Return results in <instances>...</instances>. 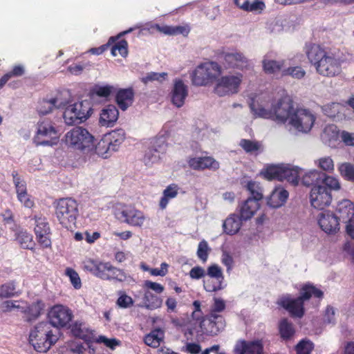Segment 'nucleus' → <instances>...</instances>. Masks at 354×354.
<instances>
[{"mask_svg": "<svg viewBox=\"0 0 354 354\" xmlns=\"http://www.w3.org/2000/svg\"><path fill=\"white\" fill-rule=\"evenodd\" d=\"M305 53L309 62L319 75L335 77L341 72V62L328 48L317 44L309 43L305 46Z\"/></svg>", "mask_w": 354, "mask_h": 354, "instance_id": "obj_1", "label": "nucleus"}, {"mask_svg": "<svg viewBox=\"0 0 354 354\" xmlns=\"http://www.w3.org/2000/svg\"><path fill=\"white\" fill-rule=\"evenodd\" d=\"M250 108L256 118L270 119L278 124H290L292 115L296 110L293 102L288 97H281L276 104H272L270 109H266L258 102L252 100Z\"/></svg>", "mask_w": 354, "mask_h": 354, "instance_id": "obj_2", "label": "nucleus"}, {"mask_svg": "<svg viewBox=\"0 0 354 354\" xmlns=\"http://www.w3.org/2000/svg\"><path fill=\"white\" fill-rule=\"evenodd\" d=\"M299 296L292 298L290 295L280 297L277 304L288 312L291 317L301 318L305 314L304 302L311 297L322 299L324 292L311 283L304 284L300 289Z\"/></svg>", "mask_w": 354, "mask_h": 354, "instance_id": "obj_3", "label": "nucleus"}, {"mask_svg": "<svg viewBox=\"0 0 354 354\" xmlns=\"http://www.w3.org/2000/svg\"><path fill=\"white\" fill-rule=\"evenodd\" d=\"M58 339L53 328L48 322L38 323L29 335V342L39 353L47 352Z\"/></svg>", "mask_w": 354, "mask_h": 354, "instance_id": "obj_4", "label": "nucleus"}, {"mask_svg": "<svg viewBox=\"0 0 354 354\" xmlns=\"http://www.w3.org/2000/svg\"><path fill=\"white\" fill-rule=\"evenodd\" d=\"M83 269L102 280L123 282L127 279L125 272L113 266L110 262L88 259L83 262Z\"/></svg>", "mask_w": 354, "mask_h": 354, "instance_id": "obj_5", "label": "nucleus"}, {"mask_svg": "<svg viewBox=\"0 0 354 354\" xmlns=\"http://www.w3.org/2000/svg\"><path fill=\"white\" fill-rule=\"evenodd\" d=\"M79 205L71 197L62 198L55 202V214L59 223L68 230L75 227L79 215Z\"/></svg>", "mask_w": 354, "mask_h": 354, "instance_id": "obj_6", "label": "nucleus"}, {"mask_svg": "<svg viewBox=\"0 0 354 354\" xmlns=\"http://www.w3.org/2000/svg\"><path fill=\"white\" fill-rule=\"evenodd\" d=\"M94 136L85 128L76 127L65 135L66 144L83 153H91L93 150Z\"/></svg>", "mask_w": 354, "mask_h": 354, "instance_id": "obj_7", "label": "nucleus"}, {"mask_svg": "<svg viewBox=\"0 0 354 354\" xmlns=\"http://www.w3.org/2000/svg\"><path fill=\"white\" fill-rule=\"evenodd\" d=\"M221 66L215 62H205L198 66L192 75L196 86H207L213 83L221 74Z\"/></svg>", "mask_w": 354, "mask_h": 354, "instance_id": "obj_8", "label": "nucleus"}, {"mask_svg": "<svg viewBox=\"0 0 354 354\" xmlns=\"http://www.w3.org/2000/svg\"><path fill=\"white\" fill-rule=\"evenodd\" d=\"M59 140L57 131L55 124L50 120L41 119L37 124V131L33 142L37 146H50L57 145Z\"/></svg>", "mask_w": 354, "mask_h": 354, "instance_id": "obj_9", "label": "nucleus"}, {"mask_svg": "<svg viewBox=\"0 0 354 354\" xmlns=\"http://www.w3.org/2000/svg\"><path fill=\"white\" fill-rule=\"evenodd\" d=\"M92 112L91 103L85 100L68 106L64 110L63 118L66 124L73 125L86 120Z\"/></svg>", "mask_w": 354, "mask_h": 354, "instance_id": "obj_10", "label": "nucleus"}, {"mask_svg": "<svg viewBox=\"0 0 354 354\" xmlns=\"http://www.w3.org/2000/svg\"><path fill=\"white\" fill-rule=\"evenodd\" d=\"M243 75H227L217 78L214 87V93L219 97L232 95L239 93L243 81Z\"/></svg>", "mask_w": 354, "mask_h": 354, "instance_id": "obj_11", "label": "nucleus"}, {"mask_svg": "<svg viewBox=\"0 0 354 354\" xmlns=\"http://www.w3.org/2000/svg\"><path fill=\"white\" fill-rule=\"evenodd\" d=\"M315 120L316 117L310 110L296 109L289 124L298 131L308 133L313 127Z\"/></svg>", "mask_w": 354, "mask_h": 354, "instance_id": "obj_12", "label": "nucleus"}, {"mask_svg": "<svg viewBox=\"0 0 354 354\" xmlns=\"http://www.w3.org/2000/svg\"><path fill=\"white\" fill-rule=\"evenodd\" d=\"M116 217L122 223L133 227H142L146 220L145 214L133 206L124 205L116 213Z\"/></svg>", "mask_w": 354, "mask_h": 354, "instance_id": "obj_13", "label": "nucleus"}, {"mask_svg": "<svg viewBox=\"0 0 354 354\" xmlns=\"http://www.w3.org/2000/svg\"><path fill=\"white\" fill-rule=\"evenodd\" d=\"M225 327L223 316H213L210 314L202 317L200 320V328L203 334L207 336H216Z\"/></svg>", "mask_w": 354, "mask_h": 354, "instance_id": "obj_14", "label": "nucleus"}, {"mask_svg": "<svg viewBox=\"0 0 354 354\" xmlns=\"http://www.w3.org/2000/svg\"><path fill=\"white\" fill-rule=\"evenodd\" d=\"M73 317L71 310L62 305H56L48 313L49 324L56 328H62L69 324Z\"/></svg>", "mask_w": 354, "mask_h": 354, "instance_id": "obj_15", "label": "nucleus"}, {"mask_svg": "<svg viewBox=\"0 0 354 354\" xmlns=\"http://www.w3.org/2000/svg\"><path fill=\"white\" fill-rule=\"evenodd\" d=\"M332 201L331 192L328 188L323 185L314 186L310 194V202L311 205L317 209H324L330 205Z\"/></svg>", "mask_w": 354, "mask_h": 354, "instance_id": "obj_16", "label": "nucleus"}, {"mask_svg": "<svg viewBox=\"0 0 354 354\" xmlns=\"http://www.w3.org/2000/svg\"><path fill=\"white\" fill-rule=\"evenodd\" d=\"M232 352L234 354H263V342L261 339H239L236 342Z\"/></svg>", "mask_w": 354, "mask_h": 354, "instance_id": "obj_17", "label": "nucleus"}, {"mask_svg": "<svg viewBox=\"0 0 354 354\" xmlns=\"http://www.w3.org/2000/svg\"><path fill=\"white\" fill-rule=\"evenodd\" d=\"M317 221L320 228L326 234H334L339 230V220L337 216L330 212H321Z\"/></svg>", "mask_w": 354, "mask_h": 354, "instance_id": "obj_18", "label": "nucleus"}, {"mask_svg": "<svg viewBox=\"0 0 354 354\" xmlns=\"http://www.w3.org/2000/svg\"><path fill=\"white\" fill-rule=\"evenodd\" d=\"M187 163L191 169L197 171L205 169L216 171L220 167L219 162L212 156L189 158Z\"/></svg>", "mask_w": 354, "mask_h": 354, "instance_id": "obj_19", "label": "nucleus"}, {"mask_svg": "<svg viewBox=\"0 0 354 354\" xmlns=\"http://www.w3.org/2000/svg\"><path fill=\"white\" fill-rule=\"evenodd\" d=\"M224 64L229 68L243 70L249 66L248 59L241 52L234 51L223 54Z\"/></svg>", "mask_w": 354, "mask_h": 354, "instance_id": "obj_20", "label": "nucleus"}, {"mask_svg": "<svg viewBox=\"0 0 354 354\" xmlns=\"http://www.w3.org/2000/svg\"><path fill=\"white\" fill-rule=\"evenodd\" d=\"M188 95V86L180 79H176L171 92V102L176 107H182Z\"/></svg>", "mask_w": 354, "mask_h": 354, "instance_id": "obj_21", "label": "nucleus"}, {"mask_svg": "<svg viewBox=\"0 0 354 354\" xmlns=\"http://www.w3.org/2000/svg\"><path fill=\"white\" fill-rule=\"evenodd\" d=\"M167 144L163 140H156L146 151L143 160L146 165L159 161L160 154L165 152Z\"/></svg>", "mask_w": 354, "mask_h": 354, "instance_id": "obj_22", "label": "nucleus"}, {"mask_svg": "<svg viewBox=\"0 0 354 354\" xmlns=\"http://www.w3.org/2000/svg\"><path fill=\"white\" fill-rule=\"evenodd\" d=\"M337 218L343 222H348L354 218V204L350 200L344 199L339 201L336 207Z\"/></svg>", "mask_w": 354, "mask_h": 354, "instance_id": "obj_23", "label": "nucleus"}, {"mask_svg": "<svg viewBox=\"0 0 354 354\" xmlns=\"http://www.w3.org/2000/svg\"><path fill=\"white\" fill-rule=\"evenodd\" d=\"M134 95L132 88L119 89L115 94V102L120 109L127 110L133 104Z\"/></svg>", "mask_w": 354, "mask_h": 354, "instance_id": "obj_24", "label": "nucleus"}, {"mask_svg": "<svg viewBox=\"0 0 354 354\" xmlns=\"http://www.w3.org/2000/svg\"><path fill=\"white\" fill-rule=\"evenodd\" d=\"M119 111L115 106L107 105L102 110L100 117V124L104 127H113L117 121Z\"/></svg>", "mask_w": 354, "mask_h": 354, "instance_id": "obj_25", "label": "nucleus"}, {"mask_svg": "<svg viewBox=\"0 0 354 354\" xmlns=\"http://www.w3.org/2000/svg\"><path fill=\"white\" fill-rule=\"evenodd\" d=\"M289 196L288 192L281 187H276L267 200V204L273 208H278L285 204Z\"/></svg>", "mask_w": 354, "mask_h": 354, "instance_id": "obj_26", "label": "nucleus"}, {"mask_svg": "<svg viewBox=\"0 0 354 354\" xmlns=\"http://www.w3.org/2000/svg\"><path fill=\"white\" fill-rule=\"evenodd\" d=\"M243 221L241 215L231 214L223 223V232L228 235L236 234L240 230Z\"/></svg>", "mask_w": 354, "mask_h": 354, "instance_id": "obj_27", "label": "nucleus"}, {"mask_svg": "<svg viewBox=\"0 0 354 354\" xmlns=\"http://www.w3.org/2000/svg\"><path fill=\"white\" fill-rule=\"evenodd\" d=\"M162 304V299L160 297L152 293L150 290H146L142 302L138 304V306L148 310H155L161 307Z\"/></svg>", "mask_w": 354, "mask_h": 354, "instance_id": "obj_28", "label": "nucleus"}, {"mask_svg": "<svg viewBox=\"0 0 354 354\" xmlns=\"http://www.w3.org/2000/svg\"><path fill=\"white\" fill-rule=\"evenodd\" d=\"M260 204L255 200L247 199L240 205V215L244 221L250 219L259 209Z\"/></svg>", "mask_w": 354, "mask_h": 354, "instance_id": "obj_29", "label": "nucleus"}, {"mask_svg": "<svg viewBox=\"0 0 354 354\" xmlns=\"http://www.w3.org/2000/svg\"><path fill=\"white\" fill-rule=\"evenodd\" d=\"M278 330L280 337L285 341L291 339L295 334V326L288 318H283L279 322Z\"/></svg>", "mask_w": 354, "mask_h": 354, "instance_id": "obj_30", "label": "nucleus"}, {"mask_svg": "<svg viewBox=\"0 0 354 354\" xmlns=\"http://www.w3.org/2000/svg\"><path fill=\"white\" fill-rule=\"evenodd\" d=\"M16 240L20 246L26 250L35 252V242L33 236L26 230H20L16 234Z\"/></svg>", "mask_w": 354, "mask_h": 354, "instance_id": "obj_31", "label": "nucleus"}, {"mask_svg": "<svg viewBox=\"0 0 354 354\" xmlns=\"http://www.w3.org/2000/svg\"><path fill=\"white\" fill-rule=\"evenodd\" d=\"M104 135L109 140V142H110L111 151H117L125 139L124 131L121 129L112 131Z\"/></svg>", "mask_w": 354, "mask_h": 354, "instance_id": "obj_32", "label": "nucleus"}, {"mask_svg": "<svg viewBox=\"0 0 354 354\" xmlns=\"http://www.w3.org/2000/svg\"><path fill=\"white\" fill-rule=\"evenodd\" d=\"M324 173L316 169L310 170L306 173L301 178V184L306 187L319 186Z\"/></svg>", "mask_w": 354, "mask_h": 354, "instance_id": "obj_33", "label": "nucleus"}, {"mask_svg": "<svg viewBox=\"0 0 354 354\" xmlns=\"http://www.w3.org/2000/svg\"><path fill=\"white\" fill-rule=\"evenodd\" d=\"M284 165H271L267 166L262 171L261 174L265 179L268 180H277L281 181L282 174L283 172Z\"/></svg>", "mask_w": 354, "mask_h": 354, "instance_id": "obj_34", "label": "nucleus"}, {"mask_svg": "<svg viewBox=\"0 0 354 354\" xmlns=\"http://www.w3.org/2000/svg\"><path fill=\"white\" fill-rule=\"evenodd\" d=\"M21 292L17 290V282L15 280L9 281L0 286V299H8L17 297Z\"/></svg>", "mask_w": 354, "mask_h": 354, "instance_id": "obj_35", "label": "nucleus"}, {"mask_svg": "<svg viewBox=\"0 0 354 354\" xmlns=\"http://www.w3.org/2000/svg\"><path fill=\"white\" fill-rule=\"evenodd\" d=\"M300 169L297 167H283V172L282 174L281 181L286 180L293 186H297L299 182Z\"/></svg>", "mask_w": 354, "mask_h": 354, "instance_id": "obj_36", "label": "nucleus"}, {"mask_svg": "<svg viewBox=\"0 0 354 354\" xmlns=\"http://www.w3.org/2000/svg\"><path fill=\"white\" fill-rule=\"evenodd\" d=\"M164 339V331L160 328H156L147 335L144 338L145 343L151 347L158 348Z\"/></svg>", "mask_w": 354, "mask_h": 354, "instance_id": "obj_37", "label": "nucleus"}, {"mask_svg": "<svg viewBox=\"0 0 354 354\" xmlns=\"http://www.w3.org/2000/svg\"><path fill=\"white\" fill-rule=\"evenodd\" d=\"M178 194V187L176 184L168 185L163 191V196L160 198L159 206L160 209L166 208L170 199L174 198Z\"/></svg>", "mask_w": 354, "mask_h": 354, "instance_id": "obj_38", "label": "nucleus"}, {"mask_svg": "<svg viewBox=\"0 0 354 354\" xmlns=\"http://www.w3.org/2000/svg\"><path fill=\"white\" fill-rule=\"evenodd\" d=\"M57 99L53 97L50 100L42 99L38 103L37 111L40 115H44L52 112L57 106Z\"/></svg>", "mask_w": 354, "mask_h": 354, "instance_id": "obj_39", "label": "nucleus"}, {"mask_svg": "<svg viewBox=\"0 0 354 354\" xmlns=\"http://www.w3.org/2000/svg\"><path fill=\"white\" fill-rule=\"evenodd\" d=\"M93 151L100 156L106 158L109 156V151H111L110 142L107 140L105 135L103 136L102 139L97 143L94 144Z\"/></svg>", "mask_w": 354, "mask_h": 354, "instance_id": "obj_40", "label": "nucleus"}, {"mask_svg": "<svg viewBox=\"0 0 354 354\" xmlns=\"http://www.w3.org/2000/svg\"><path fill=\"white\" fill-rule=\"evenodd\" d=\"M42 306L41 301L35 302L30 305L25 310L26 321L28 322L35 321L41 313Z\"/></svg>", "mask_w": 354, "mask_h": 354, "instance_id": "obj_41", "label": "nucleus"}, {"mask_svg": "<svg viewBox=\"0 0 354 354\" xmlns=\"http://www.w3.org/2000/svg\"><path fill=\"white\" fill-rule=\"evenodd\" d=\"M263 68L266 73L274 74L279 72L283 66V61L265 59L263 60Z\"/></svg>", "mask_w": 354, "mask_h": 354, "instance_id": "obj_42", "label": "nucleus"}, {"mask_svg": "<svg viewBox=\"0 0 354 354\" xmlns=\"http://www.w3.org/2000/svg\"><path fill=\"white\" fill-rule=\"evenodd\" d=\"M266 8L262 0H254L251 3L249 0H244L241 4V9L246 12L261 13Z\"/></svg>", "mask_w": 354, "mask_h": 354, "instance_id": "obj_43", "label": "nucleus"}, {"mask_svg": "<svg viewBox=\"0 0 354 354\" xmlns=\"http://www.w3.org/2000/svg\"><path fill=\"white\" fill-rule=\"evenodd\" d=\"M239 146L248 153L257 154L261 148V145L259 141L249 139H241Z\"/></svg>", "mask_w": 354, "mask_h": 354, "instance_id": "obj_44", "label": "nucleus"}, {"mask_svg": "<svg viewBox=\"0 0 354 354\" xmlns=\"http://www.w3.org/2000/svg\"><path fill=\"white\" fill-rule=\"evenodd\" d=\"M132 31V28H130L127 30H125V31H123V32H121L117 37H111L109 40H108V42L105 44H103L99 47H96V48H92L89 50V52L91 53H92L93 55H101L104 52H105L110 46H111L112 44H113L115 43V41L120 37Z\"/></svg>", "mask_w": 354, "mask_h": 354, "instance_id": "obj_45", "label": "nucleus"}, {"mask_svg": "<svg viewBox=\"0 0 354 354\" xmlns=\"http://www.w3.org/2000/svg\"><path fill=\"white\" fill-rule=\"evenodd\" d=\"M246 189L250 192V196L248 199H254L259 203L263 199L262 189L259 184L254 181L250 180L246 185Z\"/></svg>", "mask_w": 354, "mask_h": 354, "instance_id": "obj_46", "label": "nucleus"}, {"mask_svg": "<svg viewBox=\"0 0 354 354\" xmlns=\"http://www.w3.org/2000/svg\"><path fill=\"white\" fill-rule=\"evenodd\" d=\"M340 175L346 180L354 183V165L350 162H343L338 165Z\"/></svg>", "mask_w": 354, "mask_h": 354, "instance_id": "obj_47", "label": "nucleus"}, {"mask_svg": "<svg viewBox=\"0 0 354 354\" xmlns=\"http://www.w3.org/2000/svg\"><path fill=\"white\" fill-rule=\"evenodd\" d=\"M223 280L208 278L203 280V288L207 292H212L224 288Z\"/></svg>", "mask_w": 354, "mask_h": 354, "instance_id": "obj_48", "label": "nucleus"}, {"mask_svg": "<svg viewBox=\"0 0 354 354\" xmlns=\"http://www.w3.org/2000/svg\"><path fill=\"white\" fill-rule=\"evenodd\" d=\"M35 227L34 229L35 234L50 233V227L46 217L35 216Z\"/></svg>", "mask_w": 354, "mask_h": 354, "instance_id": "obj_49", "label": "nucleus"}, {"mask_svg": "<svg viewBox=\"0 0 354 354\" xmlns=\"http://www.w3.org/2000/svg\"><path fill=\"white\" fill-rule=\"evenodd\" d=\"M314 344L308 339L300 340L295 346V351L297 354H311L314 349Z\"/></svg>", "mask_w": 354, "mask_h": 354, "instance_id": "obj_50", "label": "nucleus"}, {"mask_svg": "<svg viewBox=\"0 0 354 354\" xmlns=\"http://www.w3.org/2000/svg\"><path fill=\"white\" fill-rule=\"evenodd\" d=\"M111 55L116 56L120 54L122 57H125L128 55V43L125 39H121L116 42L114 45H111Z\"/></svg>", "mask_w": 354, "mask_h": 354, "instance_id": "obj_51", "label": "nucleus"}, {"mask_svg": "<svg viewBox=\"0 0 354 354\" xmlns=\"http://www.w3.org/2000/svg\"><path fill=\"white\" fill-rule=\"evenodd\" d=\"M281 75L282 76H290L294 79L301 80L305 76L306 71L301 66H297L283 69Z\"/></svg>", "mask_w": 354, "mask_h": 354, "instance_id": "obj_52", "label": "nucleus"}, {"mask_svg": "<svg viewBox=\"0 0 354 354\" xmlns=\"http://www.w3.org/2000/svg\"><path fill=\"white\" fill-rule=\"evenodd\" d=\"M324 134L329 142L336 141L340 138L341 131L335 124L327 125L324 129Z\"/></svg>", "mask_w": 354, "mask_h": 354, "instance_id": "obj_53", "label": "nucleus"}, {"mask_svg": "<svg viewBox=\"0 0 354 354\" xmlns=\"http://www.w3.org/2000/svg\"><path fill=\"white\" fill-rule=\"evenodd\" d=\"M315 165L324 171L331 173L334 171V162L329 156L320 158L315 161Z\"/></svg>", "mask_w": 354, "mask_h": 354, "instance_id": "obj_54", "label": "nucleus"}, {"mask_svg": "<svg viewBox=\"0 0 354 354\" xmlns=\"http://www.w3.org/2000/svg\"><path fill=\"white\" fill-rule=\"evenodd\" d=\"M213 301L214 303L211 306L209 314L213 316H221L218 313L225 310L226 308L225 301L219 297H214Z\"/></svg>", "mask_w": 354, "mask_h": 354, "instance_id": "obj_55", "label": "nucleus"}, {"mask_svg": "<svg viewBox=\"0 0 354 354\" xmlns=\"http://www.w3.org/2000/svg\"><path fill=\"white\" fill-rule=\"evenodd\" d=\"M321 185L328 188L330 192L332 189L338 190L340 189L339 180L335 177L326 176L324 173V177L322 178Z\"/></svg>", "mask_w": 354, "mask_h": 354, "instance_id": "obj_56", "label": "nucleus"}, {"mask_svg": "<svg viewBox=\"0 0 354 354\" xmlns=\"http://www.w3.org/2000/svg\"><path fill=\"white\" fill-rule=\"evenodd\" d=\"M210 248L208 243L205 240H202L199 242L197 249V257L203 262L205 263L207 261Z\"/></svg>", "mask_w": 354, "mask_h": 354, "instance_id": "obj_57", "label": "nucleus"}, {"mask_svg": "<svg viewBox=\"0 0 354 354\" xmlns=\"http://www.w3.org/2000/svg\"><path fill=\"white\" fill-rule=\"evenodd\" d=\"M167 77V73H156V72H150L147 73V75L142 77L141 81L144 84H147L149 82L157 81L159 82H162L165 80Z\"/></svg>", "mask_w": 354, "mask_h": 354, "instance_id": "obj_58", "label": "nucleus"}, {"mask_svg": "<svg viewBox=\"0 0 354 354\" xmlns=\"http://www.w3.org/2000/svg\"><path fill=\"white\" fill-rule=\"evenodd\" d=\"M119 297L116 301V304L122 308H128L133 305V299L127 295L125 292L120 291Z\"/></svg>", "mask_w": 354, "mask_h": 354, "instance_id": "obj_59", "label": "nucleus"}, {"mask_svg": "<svg viewBox=\"0 0 354 354\" xmlns=\"http://www.w3.org/2000/svg\"><path fill=\"white\" fill-rule=\"evenodd\" d=\"M65 274L69 277L71 283L75 289H80L82 286L81 279L78 273L71 268H67Z\"/></svg>", "mask_w": 354, "mask_h": 354, "instance_id": "obj_60", "label": "nucleus"}, {"mask_svg": "<svg viewBox=\"0 0 354 354\" xmlns=\"http://www.w3.org/2000/svg\"><path fill=\"white\" fill-rule=\"evenodd\" d=\"M12 176L15 185L17 195H21V194L27 192L26 185L25 182L21 180L17 171H13L12 172Z\"/></svg>", "mask_w": 354, "mask_h": 354, "instance_id": "obj_61", "label": "nucleus"}, {"mask_svg": "<svg viewBox=\"0 0 354 354\" xmlns=\"http://www.w3.org/2000/svg\"><path fill=\"white\" fill-rule=\"evenodd\" d=\"M113 87L112 86H95L92 90V93L102 97H109L113 92Z\"/></svg>", "mask_w": 354, "mask_h": 354, "instance_id": "obj_62", "label": "nucleus"}, {"mask_svg": "<svg viewBox=\"0 0 354 354\" xmlns=\"http://www.w3.org/2000/svg\"><path fill=\"white\" fill-rule=\"evenodd\" d=\"M50 233H42V234H38L36 235V239L39 244V245L45 249V248H51L52 247V242L50 239Z\"/></svg>", "mask_w": 354, "mask_h": 354, "instance_id": "obj_63", "label": "nucleus"}, {"mask_svg": "<svg viewBox=\"0 0 354 354\" xmlns=\"http://www.w3.org/2000/svg\"><path fill=\"white\" fill-rule=\"evenodd\" d=\"M207 274L209 278L218 279L224 280V276L221 268L216 264L212 265L208 267Z\"/></svg>", "mask_w": 354, "mask_h": 354, "instance_id": "obj_64", "label": "nucleus"}]
</instances>
